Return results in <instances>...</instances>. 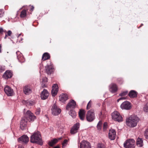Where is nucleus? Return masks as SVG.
Listing matches in <instances>:
<instances>
[{
	"mask_svg": "<svg viewBox=\"0 0 148 148\" xmlns=\"http://www.w3.org/2000/svg\"><path fill=\"white\" fill-rule=\"evenodd\" d=\"M139 119L136 116H131L126 119V125L131 127H136Z\"/></svg>",
	"mask_w": 148,
	"mask_h": 148,
	"instance_id": "f257e3e1",
	"label": "nucleus"
},
{
	"mask_svg": "<svg viewBox=\"0 0 148 148\" xmlns=\"http://www.w3.org/2000/svg\"><path fill=\"white\" fill-rule=\"evenodd\" d=\"M30 141L32 143H36L42 145L43 142L40 132L38 131L33 134L31 136Z\"/></svg>",
	"mask_w": 148,
	"mask_h": 148,
	"instance_id": "f03ea898",
	"label": "nucleus"
},
{
	"mask_svg": "<svg viewBox=\"0 0 148 148\" xmlns=\"http://www.w3.org/2000/svg\"><path fill=\"white\" fill-rule=\"evenodd\" d=\"M135 143L133 139H130L126 140L124 143V147L125 148H134Z\"/></svg>",
	"mask_w": 148,
	"mask_h": 148,
	"instance_id": "7ed1b4c3",
	"label": "nucleus"
},
{
	"mask_svg": "<svg viewBox=\"0 0 148 148\" xmlns=\"http://www.w3.org/2000/svg\"><path fill=\"white\" fill-rule=\"evenodd\" d=\"M95 119V111L93 109H92L89 110L86 114V119L89 122L93 121Z\"/></svg>",
	"mask_w": 148,
	"mask_h": 148,
	"instance_id": "20e7f679",
	"label": "nucleus"
},
{
	"mask_svg": "<svg viewBox=\"0 0 148 148\" xmlns=\"http://www.w3.org/2000/svg\"><path fill=\"white\" fill-rule=\"evenodd\" d=\"M112 118L113 120L119 122L123 121V118L119 112L116 111L113 112L112 114Z\"/></svg>",
	"mask_w": 148,
	"mask_h": 148,
	"instance_id": "39448f33",
	"label": "nucleus"
},
{
	"mask_svg": "<svg viewBox=\"0 0 148 148\" xmlns=\"http://www.w3.org/2000/svg\"><path fill=\"white\" fill-rule=\"evenodd\" d=\"M52 114L55 116L58 115L61 112V109L58 107L55 104L53 105L51 108Z\"/></svg>",
	"mask_w": 148,
	"mask_h": 148,
	"instance_id": "423d86ee",
	"label": "nucleus"
},
{
	"mask_svg": "<svg viewBox=\"0 0 148 148\" xmlns=\"http://www.w3.org/2000/svg\"><path fill=\"white\" fill-rule=\"evenodd\" d=\"M121 107L122 109L129 110L131 108V104L130 102L125 101L121 104Z\"/></svg>",
	"mask_w": 148,
	"mask_h": 148,
	"instance_id": "0eeeda50",
	"label": "nucleus"
},
{
	"mask_svg": "<svg viewBox=\"0 0 148 148\" xmlns=\"http://www.w3.org/2000/svg\"><path fill=\"white\" fill-rule=\"evenodd\" d=\"M76 106V102L73 100H70L66 107V110H69L71 109L75 108Z\"/></svg>",
	"mask_w": 148,
	"mask_h": 148,
	"instance_id": "6e6552de",
	"label": "nucleus"
},
{
	"mask_svg": "<svg viewBox=\"0 0 148 148\" xmlns=\"http://www.w3.org/2000/svg\"><path fill=\"white\" fill-rule=\"evenodd\" d=\"M4 90L6 94L8 96H12L14 94L13 89L9 86H6L4 88Z\"/></svg>",
	"mask_w": 148,
	"mask_h": 148,
	"instance_id": "1a4fd4ad",
	"label": "nucleus"
},
{
	"mask_svg": "<svg viewBox=\"0 0 148 148\" xmlns=\"http://www.w3.org/2000/svg\"><path fill=\"white\" fill-rule=\"evenodd\" d=\"M27 119L25 118H22L20 123V127L22 130H24L27 128Z\"/></svg>",
	"mask_w": 148,
	"mask_h": 148,
	"instance_id": "9d476101",
	"label": "nucleus"
},
{
	"mask_svg": "<svg viewBox=\"0 0 148 148\" xmlns=\"http://www.w3.org/2000/svg\"><path fill=\"white\" fill-rule=\"evenodd\" d=\"M110 91L112 93L116 92L118 90V87L114 83L111 84L109 86Z\"/></svg>",
	"mask_w": 148,
	"mask_h": 148,
	"instance_id": "9b49d317",
	"label": "nucleus"
},
{
	"mask_svg": "<svg viewBox=\"0 0 148 148\" xmlns=\"http://www.w3.org/2000/svg\"><path fill=\"white\" fill-rule=\"evenodd\" d=\"M51 93L52 96L55 97L58 91V88L57 84H54L52 86Z\"/></svg>",
	"mask_w": 148,
	"mask_h": 148,
	"instance_id": "f8f14e48",
	"label": "nucleus"
},
{
	"mask_svg": "<svg viewBox=\"0 0 148 148\" xmlns=\"http://www.w3.org/2000/svg\"><path fill=\"white\" fill-rule=\"evenodd\" d=\"M49 95V93L47 91V90L45 89H44L40 94V97L41 99L45 100L47 99Z\"/></svg>",
	"mask_w": 148,
	"mask_h": 148,
	"instance_id": "ddd939ff",
	"label": "nucleus"
},
{
	"mask_svg": "<svg viewBox=\"0 0 148 148\" xmlns=\"http://www.w3.org/2000/svg\"><path fill=\"white\" fill-rule=\"evenodd\" d=\"M80 124L78 123H77L73 127L71 130V133L72 134H74L77 132L79 127Z\"/></svg>",
	"mask_w": 148,
	"mask_h": 148,
	"instance_id": "4468645a",
	"label": "nucleus"
},
{
	"mask_svg": "<svg viewBox=\"0 0 148 148\" xmlns=\"http://www.w3.org/2000/svg\"><path fill=\"white\" fill-rule=\"evenodd\" d=\"M18 141L19 142L26 143L29 141V138L26 135H23L18 139Z\"/></svg>",
	"mask_w": 148,
	"mask_h": 148,
	"instance_id": "2eb2a0df",
	"label": "nucleus"
},
{
	"mask_svg": "<svg viewBox=\"0 0 148 148\" xmlns=\"http://www.w3.org/2000/svg\"><path fill=\"white\" fill-rule=\"evenodd\" d=\"M116 135V132L114 130L112 129L109 130V137L111 140H114L115 138Z\"/></svg>",
	"mask_w": 148,
	"mask_h": 148,
	"instance_id": "dca6fc26",
	"label": "nucleus"
},
{
	"mask_svg": "<svg viewBox=\"0 0 148 148\" xmlns=\"http://www.w3.org/2000/svg\"><path fill=\"white\" fill-rule=\"evenodd\" d=\"M23 91L24 93L27 95L31 93L32 92V90L30 86L27 85L25 86L23 88Z\"/></svg>",
	"mask_w": 148,
	"mask_h": 148,
	"instance_id": "f3484780",
	"label": "nucleus"
},
{
	"mask_svg": "<svg viewBox=\"0 0 148 148\" xmlns=\"http://www.w3.org/2000/svg\"><path fill=\"white\" fill-rule=\"evenodd\" d=\"M12 74L11 71L9 70H7L4 73L3 75V77L5 79H8L9 78H11L12 77Z\"/></svg>",
	"mask_w": 148,
	"mask_h": 148,
	"instance_id": "a211bd4d",
	"label": "nucleus"
},
{
	"mask_svg": "<svg viewBox=\"0 0 148 148\" xmlns=\"http://www.w3.org/2000/svg\"><path fill=\"white\" fill-rule=\"evenodd\" d=\"M46 71L48 74H51L53 72V67L52 65H47L45 66Z\"/></svg>",
	"mask_w": 148,
	"mask_h": 148,
	"instance_id": "6ab92c4d",
	"label": "nucleus"
},
{
	"mask_svg": "<svg viewBox=\"0 0 148 148\" xmlns=\"http://www.w3.org/2000/svg\"><path fill=\"white\" fill-rule=\"evenodd\" d=\"M26 114L30 119V121H33L36 118V116L29 110H28L27 111Z\"/></svg>",
	"mask_w": 148,
	"mask_h": 148,
	"instance_id": "aec40b11",
	"label": "nucleus"
},
{
	"mask_svg": "<svg viewBox=\"0 0 148 148\" xmlns=\"http://www.w3.org/2000/svg\"><path fill=\"white\" fill-rule=\"evenodd\" d=\"M68 99V96L66 94H63L59 96V100L62 102H65Z\"/></svg>",
	"mask_w": 148,
	"mask_h": 148,
	"instance_id": "412c9836",
	"label": "nucleus"
},
{
	"mask_svg": "<svg viewBox=\"0 0 148 148\" xmlns=\"http://www.w3.org/2000/svg\"><path fill=\"white\" fill-rule=\"evenodd\" d=\"M128 95L130 98H135L137 97V92L134 90H131L129 92Z\"/></svg>",
	"mask_w": 148,
	"mask_h": 148,
	"instance_id": "4be33fe9",
	"label": "nucleus"
},
{
	"mask_svg": "<svg viewBox=\"0 0 148 148\" xmlns=\"http://www.w3.org/2000/svg\"><path fill=\"white\" fill-rule=\"evenodd\" d=\"M136 145L138 147H142L143 145V140L142 138H138L136 140Z\"/></svg>",
	"mask_w": 148,
	"mask_h": 148,
	"instance_id": "5701e85b",
	"label": "nucleus"
},
{
	"mask_svg": "<svg viewBox=\"0 0 148 148\" xmlns=\"http://www.w3.org/2000/svg\"><path fill=\"white\" fill-rule=\"evenodd\" d=\"M50 56L49 53L47 52L44 53L42 55V60L45 61L49 59L50 58Z\"/></svg>",
	"mask_w": 148,
	"mask_h": 148,
	"instance_id": "b1692460",
	"label": "nucleus"
},
{
	"mask_svg": "<svg viewBox=\"0 0 148 148\" xmlns=\"http://www.w3.org/2000/svg\"><path fill=\"white\" fill-rule=\"evenodd\" d=\"M17 57L19 62H21V60L23 59L22 54L19 51H17L16 53Z\"/></svg>",
	"mask_w": 148,
	"mask_h": 148,
	"instance_id": "393cba45",
	"label": "nucleus"
},
{
	"mask_svg": "<svg viewBox=\"0 0 148 148\" xmlns=\"http://www.w3.org/2000/svg\"><path fill=\"white\" fill-rule=\"evenodd\" d=\"M58 140L56 138H54L49 141L48 143V145L51 146H53L54 145L58 142Z\"/></svg>",
	"mask_w": 148,
	"mask_h": 148,
	"instance_id": "a878e982",
	"label": "nucleus"
},
{
	"mask_svg": "<svg viewBox=\"0 0 148 148\" xmlns=\"http://www.w3.org/2000/svg\"><path fill=\"white\" fill-rule=\"evenodd\" d=\"M84 148H91L90 143L84 140Z\"/></svg>",
	"mask_w": 148,
	"mask_h": 148,
	"instance_id": "bb28decb",
	"label": "nucleus"
},
{
	"mask_svg": "<svg viewBox=\"0 0 148 148\" xmlns=\"http://www.w3.org/2000/svg\"><path fill=\"white\" fill-rule=\"evenodd\" d=\"M69 114L73 118H75L76 116V113L74 110H70Z\"/></svg>",
	"mask_w": 148,
	"mask_h": 148,
	"instance_id": "cd10ccee",
	"label": "nucleus"
},
{
	"mask_svg": "<svg viewBox=\"0 0 148 148\" xmlns=\"http://www.w3.org/2000/svg\"><path fill=\"white\" fill-rule=\"evenodd\" d=\"M78 114L80 119L82 120H83V110H80Z\"/></svg>",
	"mask_w": 148,
	"mask_h": 148,
	"instance_id": "c85d7f7f",
	"label": "nucleus"
},
{
	"mask_svg": "<svg viewBox=\"0 0 148 148\" xmlns=\"http://www.w3.org/2000/svg\"><path fill=\"white\" fill-rule=\"evenodd\" d=\"M26 16V11L25 10H23L20 14V16L21 18H24Z\"/></svg>",
	"mask_w": 148,
	"mask_h": 148,
	"instance_id": "c756f323",
	"label": "nucleus"
},
{
	"mask_svg": "<svg viewBox=\"0 0 148 148\" xmlns=\"http://www.w3.org/2000/svg\"><path fill=\"white\" fill-rule=\"evenodd\" d=\"M23 103H25L27 106L29 105L31 106L33 104V103L32 102L28 101H23Z\"/></svg>",
	"mask_w": 148,
	"mask_h": 148,
	"instance_id": "7c9ffc66",
	"label": "nucleus"
},
{
	"mask_svg": "<svg viewBox=\"0 0 148 148\" xmlns=\"http://www.w3.org/2000/svg\"><path fill=\"white\" fill-rule=\"evenodd\" d=\"M102 123L101 121H100L99 122L97 125V127L98 130H101V128Z\"/></svg>",
	"mask_w": 148,
	"mask_h": 148,
	"instance_id": "2f4dec72",
	"label": "nucleus"
},
{
	"mask_svg": "<svg viewBox=\"0 0 148 148\" xmlns=\"http://www.w3.org/2000/svg\"><path fill=\"white\" fill-rule=\"evenodd\" d=\"M127 93L128 91L127 90H126L122 92L121 93H120L119 95V96L121 97L125 96L127 95Z\"/></svg>",
	"mask_w": 148,
	"mask_h": 148,
	"instance_id": "473e14b6",
	"label": "nucleus"
},
{
	"mask_svg": "<svg viewBox=\"0 0 148 148\" xmlns=\"http://www.w3.org/2000/svg\"><path fill=\"white\" fill-rule=\"evenodd\" d=\"M68 141L66 139H65L64 140L62 143V146L63 148H64L68 144Z\"/></svg>",
	"mask_w": 148,
	"mask_h": 148,
	"instance_id": "72a5a7b5",
	"label": "nucleus"
},
{
	"mask_svg": "<svg viewBox=\"0 0 148 148\" xmlns=\"http://www.w3.org/2000/svg\"><path fill=\"white\" fill-rule=\"evenodd\" d=\"M105 146L103 144L99 143L97 145V148H105Z\"/></svg>",
	"mask_w": 148,
	"mask_h": 148,
	"instance_id": "f704fd0d",
	"label": "nucleus"
},
{
	"mask_svg": "<svg viewBox=\"0 0 148 148\" xmlns=\"http://www.w3.org/2000/svg\"><path fill=\"white\" fill-rule=\"evenodd\" d=\"M144 135L146 138L148 139V128L145 131L144 133Z\"/></svg>",
	"mask_w": 148,
	"mask_h": 148,
	"instance_id": "c9c22d12",
	"label": "nucleus"
},
{
	"mask_svg": "<svg viewBox=\"0 0 148 148\" xmlns=\"http://www.w3.org/2000/svg\"><path fill=\"white\" fill-rule=\"evenodd\" d=\"M107 123L106 122H105L103 124V129L104 131H105L107 127Z\"/></svg>",
	"mask_w": 148,
	"mask_h": 148,
	"instance_id": "e433bc0d",
	"label": "nucleus"
},
{
	"mask_svg": "<svg viewBox=\"0 0 148 148\" xmlns=\"http://www.w3.org/2000/svg\"><path fill=\"white\" fill-rule=\"evenodd\" d=\"M40 111V108H38L36 109V112L35 114L36 115H38L39 114Z\"/></svg>",
	"mask_w": 148,
	"mask_h": 148,
	"instance_id": "4c0bfd02",
	"label": "nucleus"
},
{
	"mask_svg": "<svg viewBox=\"0 0 148 148\" xmlns=\"http://www.w3.org/2000/svg\"><path fill=\"white\" fill-rule=\"evenodd\" d=\"M143 110L145 112L148 111V106L146 105L143 108Z\"/></svg>",
	"mask_w": 148,
	"mask_h": 148,
	"instance_id": "58836bf2",
	"label": "nucleus"
},
{
	"mask_svg": "<svg viewBox=\"0 0 148 148\" xmlns=\"http://www.w3.org/2000/svg\"><path fill=\"white\" fill-rule=\"evenodd\" d=\"M91 106V104L90 103V101L87 104L86 108L87 109H88L90 108Z\"/></svg>",
	"mask_w": 148,
	"mask_h": 148,
	"instance_id": "ea45409f",
	"label": "nucleus"
},
{
	"mask_svg": "<svg viewBox=\"0 0 148 148\" xmlns=\"http://www.w3.org/2000/svg\"><path fill=\"white\" fill-rule=\"evenodd\" d=\"M42 80L43 82L45 83L47 82V78L46 77H45L42 78Z\"/></svg>",
	"mask_w": 148,
	"mask_h": 148,
	"instance_id": "a19ab883",
	"label": "nucleus"
},
{
	"mask_svg": "<svg viewBox=\"0 0 148 148\" xmlns=\"http://www.w3.org/2000/svg\"><path fill=\"white\" fill-rule=\"evenodd\" d=\"M5 70L4 67L2 66H0V72H2Z\"/></svg>",
	"mask_w": 148,
	"mask_h": 148,
	"instance_id": "79ce46f5",
	"label": "nucleus"
},
{
	"mask_svg": "<svg viewBox=\"0 0 148 148\" xmlns=\"http://www.w3.org/2000/svg\"><path fill=\"white\" fill-rule=\"evenodd\" d=\"M83 140L81 141V142L80 144V145L79 146L80 148H83Z\"/></svg>",
	"mask_w": 148,
	"mask_h": 148,
	"instance_id": "37998d69",
	"label": "nucleus"
},
{
	"mask_svg": "<svg viewBox=\"0 0 148 148\" xmlns=\"http://www.w3.org/2000/svg\"><path fill=\"white\" fill-rule=\"evenodd\" d=\"M4 14L3 12L1 9H0V17H1L3 16Z\"/></svg>",
	"mask_w": 148,
	"mask_h": 148,
	"instance_id": "c03bdc74",
	"label": "nucleus"
},
{
	"mask_svg": "<svg viewBox=\"0 0 148 148\" xmlns=\"http://www.w3.org/2000/svg\"><path fill=\"white\" fill-rule=\"evenodd\" d=\"M12 34V32L11 31L9 30L8 31L7 33L6 34L8 36H10Z\"/></svg>",
	"mask_w": 148,
	"mask_h": 148,
	"instance_id": "a18cd8bd",
	"label": "nucleus"
},
{
	"mask_svg": "<svg viewBox=\"0 0 148 148\" xmlns=\"http://www.w3.org/2000/svg\"><path fill=\"white\" fill-rule=\"evenodd\" d=\"M126 99V98L125 97H121L119 98V99H118L117 100V101L118 102L120 100H123V99Z\"/></svg>",
	"mask_w": 148,
	"mask_h": 148,
	"instance_id": "49530a36",
	"label": "nucleus"
},
{
	"mask_svg": "<svg viewBox=\"0 0 148 148\" xmlns=\"http://www.w3.org/2000/svg\"><path fill=\"white\" fill-rule=\"evenodd\" d=\"M41 87L42 88H44L45 87H47V86L46 85L42 82L41 84Z\"/></svg>",
	"mask_w": 148,
	"mask_h": 148,
	"instance_id": "de8ad7c7",
	"label": "nucleus"
},
{
	"mask_svg": "<svg viewBox=\"0 0 148 148\" xmlns=\"http://www.w3.org/2000/svg\"><path fill=\"white\" fill-rule=\"evenodd\" d=\"M23 40V38H18L17 40V42H21V41Z\"/></svg>",
	"mask_w": 148,
	"mask_h": 148,
	"instance_id": "09e8293b",
	"label": "nucleus"
},
{
	"mask_svg": "<svg viewBox=\"0 0 148 148\" xmlns=\"http://www.w3.org/2000/svg\"><path fill=\"white\" fill-rule=\"evenodd\" d=\"M118 81H119V83L120 84H122L123 83V81L122 79H119Z\"/></svg>",
	"mask_w": 148,
	"mask_h": 148,
	"instance_id": "8fccbe9b",
	"label": "nucleus"
},
{
	"mask_svg": "<svg viewBox=\"0 0 148 148\" xmlns=\"http://www.w3.org/2000/svg\"><path fill=\"white\" fill-rule=\"evenodd\" d=\"M3 32V30L2 28H0V34Z\"/></svg>",
	"mask_w": 148,
	"mask_h": 148,
	"instance_id": "3c124183",
	"label": "nucleus"
},
{
	"mask_svg": "<svg viewBox=\"0 0 148 148\" xmlns=\"http://www.w3.org/2000/svg\"><path fill=\"white\" fill-rule=\"evenodd\" d=\"M34 7L33 6H32V8L31 9V10L32 11L34 10Z\"/></svg>",
	"mask_w": 148,
	"mask_h": 148,
	"instance_id": "603ef678",
	"label": "nucleus"
},
{
	"mask_svg": "<svg viewBox=\"0 0 148 148\" xmlns=\"http://www.w3.org/2000/svg\"><path fill=\"white\" fill-rule=\"evenodd\" d=\"M1 45H0V53H1Z\"/></svg>",
	"mask_w": 148,
	"mask_h": 148,
	"instance_id": "864d4df0",
	"label": "nucleus"
},
{
	"mask_svg": "<svg viewBox=\"0 0 148 148\" xmlns=\"http://www.w3.org/2000/svg\"><path fill=\"white\" fill-rule=\"evenodd\" d=\"M53 148H59V146H56L55 147Z\"/></svg>",
	"mask_w": 148,
	"mask_h": 148,
	"instance_id": "5fc2aeb1",
	"label": "nucleus"
},
{
	"mask_svg": "<svg viewBox=\"0 0 148 148\" xmlns=\"http://www.w3.org/2000/svg\"><path fill=\"white\" fill-rule=\"evenodd\" d=\"M8 36V35H7L6 34H5V37H4V38H5V39H6V38L7 37V36Z\"/></svg>",
	"mask_w": 148,
	"mask_h": 148,
	"instance_id": "6e6d98bb",
	"label": "nucleus"
},
{
	"mask_svg": "<svg viewBox=\"0 0 148 148\" xmlns=\"http://www.w3.org/2000/svg\"><path fill=\"white\" fill-rule=\"evenodd\" d=\"M18 148H24V147L22 146H19Z\"/></svg>",
	"mask_w": 148,
	"mask_h": 148,
	"instance_id": "4d7b16f0",
	"label": "nucleus"
},
{
	"mask_svg": "<svg viewBox=\"0 0 148 148\" xmlns=\"http://www.w3.org/2000/svg\"><path fill=\"white\" fill-rule=\"evenodd\" d=\"M21 35V34H19V35H18V38H20V37H19V36H20Z\"/></svg>",
	"mask_w": 148,
	"mask_h": 148,
	"instance_id": "13d9d810",
	"label": "nucleus"
},
{
	"mask_svg": "<svg viewBox=\"0 0 148 148\" xmlns=\"http://www.w3.org/2000/svg\"><path fill=\"white\" fill-rule=\"evenodd\" d=\"M61 138H62L61 137L59 138L58 140H60L61 139Z\"/></svg>",
	"mask_w": 148,
	"mask_h": 148,
	"instance_id": "bf43d9fd",
	"label": "nucleus"
},
{
	"mask_svg": "<svg viewBox=\"0 0 148 148\" xmlns=\"http://www.w3.org/2000/svg\"><path fill=\"white\" fill-rule=\"evenodd\" d=\"M143 25V24H141V26H141H142V25Z\"/></svg>",
	"mask_w": 148,
	"mask_h": 148,
	"instance_id": "052dcab7",
	"label": "nucleus"
},
{
	"mask_svg": "<svg viewBox=\"0 0 148 148\" xmlns=\"http://www.w3.org/2000/svg\"><path fill=\"white\" fill-rule=\"evenodd\" d=\"M100 114H101V115H102V112H100Z\"/></svg>",
	"mask_w": 148,
	"mask_h": 148,
	"instance_id": "680f3d73",
	"label": "nucleus"
},
{
	"mask_svg": "<svg viewBox=\"0 0 148 148\" xmlns=\"http://www.w3.org/2000/svg\"><path fill=\"white\" fill-rule=\"evenodd\" d=\"M31 148H34L33 147H32Z\"/></svg>",
	"mask_w": 148,
	"mask_h": 148,
	"instance_id": "e2e57ef3",
	"label": "nucleus"
},
{
	"mask_svg": "<svg viewBox=\"0 0 148 148\" xmlns=\"http://www.w3.org/2000/svg\"><path fill=\"white\" fill-rule=\"evenodd\" d=\"M84 113H85L84 111Z\"/></svg>",
	"mask_w": 148,
	"mask_h": 148,
	"instance_id": "0e129e2a",
	"label": "nucleus"
}]
</instances>
